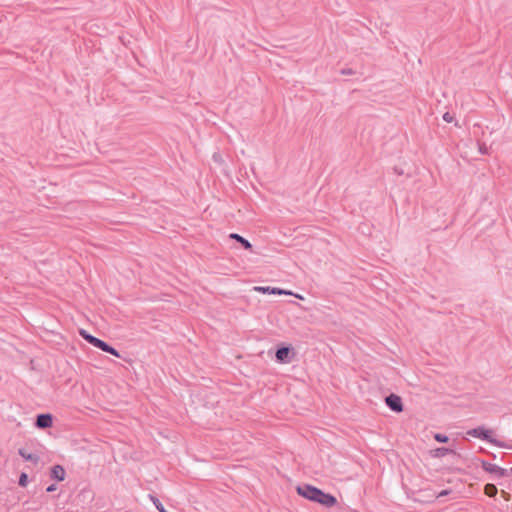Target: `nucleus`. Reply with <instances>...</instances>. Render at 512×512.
<instances>
[{"mask_svg":"<svg viewBox=\"0 0 512 512\" xmlns=\"http://www.w3.org/2000/svg\"><path fill=\"white\" fill-rule=\"evenodd\" d=\"M296 491L298 495L304 497L305 499L319 503L328 508L334 506L337 503V499L334 495L326 493L320 488L310 484L298 485Z\"/></svg>","mask_w":512,"mask_h":512,"instance_id":"1","label":"nucleus"},{"mask_svg":"<svg viewBox=\"0 0 512 512\" xmlns=\"http://www.w3.org/2000/svg\"><path fill=\"white\" fill-rule=\"evenodd\" d=\"M467 435L481 439L483 441H486L490 444H493L494 446L500 447V448H506L507 445L496 438L493 437V431L490 429H487L485 426L481 425L472 429H469L467 432Z\"/></svg>","mask_w":512,"mask_h":512,"instance_id":"2","label":"nucleus"},{"mask_svg":"<svg viewBox=\"0 0 512 512\" xmlns=\"http://www.w3.org/2000/svg\"><path fill=\"white\" fill-rule=\"evenodd\" d=\"M295 356V351L292 346L282 345L277 348L275 353V359L280 364H289L292 362Z\"/></svg>","mask_w":512,"mask_h":512,"instance_id":"3","label":"nucleus"},{"mask_svg":"<svg viewBox=\"0 0 512 512\" xmlns=\"http://www.w3.org/2000/svg\"><path fill=\"white\" fill-rule=\"evenodd\" d=\"M254 290L263 294H273V295H294L295 297L299 299H303V297L299 294H294L293 292L289 290H285L278 287H271V286H256L254 287Z\"/></svg>","mask_w":512,"mask_h":512,"instance_id":"4","label":"nucleus"},{"mask_svg":"<svg viewBox=\"0 0 512 512\" xmlns=\"http://www.w3.org/2000/svg\"><path fill=\"white\" fill-rule=\"evenodd\" d=\"M385 404L391 411L395 413H400L404 410L402 398L394 393H391L385 397Z\"/></svg>","mask_w":512,"mask_h":512,"instance_id":"5","label":"nucleus"},{"mask_svg":"<svg viewBox=\"0 0 512 512\" xmlns=\"http://www.w3.org/2000/svg\"><path fill=\"white\" fill-rule=\"evenodd\" d=\"M480 464L483 470H485L488 473L495 474L497 477H504L508 473L507 469L502 468L496 464L490 463L486 460H481Z\"/></svg>","mask_w":512,"mask_h":512,"instance_id":"6","label":"nucleus"},{"mask_svg":"<svg viewBox=\"0 0 512 512\" xmlns=\"http://www.w3.org/2000/svg\"><path fill=\"white\" fill-rule=\"evenodd\" d=\"M53 425V416L50 413H42L36 416L35 426L39 429H47Z\"/></svg>","mask_w":512,"mask_h":512,"instance_id":"7","label":"nucleus"},{"mask_svg":"<svg viewBox=\"0 0 512 512\" xmlns=\"http://www.w3.org/2000/svg\"><path fill=\"white\" fill-rule=\"evenodd\" d=\"M65 474V469L59 464L52 466L50 470L51 478L57 481H63L65 479Z\"/></svg>","mask_w":512,"mask_h":512,"instance_id":"8","label":"nucleus"},{"mask_svg":"<svg viewBox=\"0 0 512 512\" xmlns=\"http://www.w3.org/2000/svg\"><path fill=\"white\" fill-rule=\"evenodd\" d=\"M95 347L102 350L103 352L109 353L115 357H118V358L121 357L118 350H116L113 346H111L110 344H108L107 342H105L101 339L99 340V343Z\"/></svg>","mask_w":512,"mask_h":512,"instance_id":"9","label":"nucleus"},{"mask_svg":"<svg viewBox=\"0 0 512 512\" xmlns=\"http://www.w3.org/2000/svg\"><path fill=\"white\" fill-rule=\"evenodd\" d=\"M18 454L25 460L37 464L40 460L39 455L28 452L25 448H20Z\"/></svg>","mask_w":512,"mask_h":512,"instance_id":"10","label":"nucleus"},{"mask_svg":"<svg viewBox=\"0 0 512 512\" xmlns=\"http://www.w3.org/2000/svg\"><path fill=\"white\" fill-rule=\"evenodd\" d=\"M448 454L457 455L456 451L447 447H439L431 451V455L434 458H442Z\"/></svg>","mask_w":512,"mask_h":512,"instance_id":"11","label":"nucleus"},{"mask_svg":"<svg viewBox=\"0 0 512 512\" xmlns=\"http://www.w3.org/2000/svg\"><path fill=\"white\" fill-rule=\"evenodd\" d=\"M231 239L237 241L238 243L241 244V246L245 249V250H251L252 249V244L246 239L244 238L243 236H241L240 234H237V233H231L230 236H229Z\"/></svg>","mask_w":512,"mask_h":512,"instance_id":"12","label":"nucleus"},{"mask_svg":"<svg viewBox=\"0 0 512 512\" xmlns=\"http://www.w3.org/2000/svg\"><path fill=\"white\" fill-rule=\"evenodd\" d=\"M79 334L84 340H86L89 344L93 345L94 347L99 343L100 339L91 335L85 329H80Z\"/></svg>","mask_w":512,"mask_h":512,"instance_id":"13","label":"nucleus"},{"mask_svg":"<svg viewBox=\"0 0 512 512\" xmlns=\"http://www.w3.org/2000/svg\"><path fill=\"white\" fill-rule=\"evenodd\" d=\"M484 492L489 497L496 496L498 489L494 484L488 483L484 486Z\"/></svg>","mask_w":512,"mask_h":512,"instance_id":"14","label":"nucleus"},{"mask_svg":"<svg viewBox=\"0 0 512 512\" xmlns=\"http://www.w3.org/2000/svg\"><path fill=\"white\" fill-rule=\"evenodd\" d=\"M18 484L21 487H26L28 484V475L25 472H22L19 476Z\"/></svg>","mask_w":512,"mask_h":512,"instance_id":"15","label":"nucleus"},{"mask_svg":"<svg viewBox=\"0 0 512 512\" xmlns=\"http://www.w3.org/2000/svg\"><path fill=\"white\" fill-rule=\"evenodd\" d=\"M434 439L439 443H446L449 440V437L442 433L434 434Z\"/></svg>","mask_w":512,"mask_h":512,"instance_id":"16","label":"nucleus"},{"mask_svg":"<svg viewBox=\"0 0 512 512\" xmlns=\"http://www.w3.org/2000/svg\"><path fill=\"white\" fill-rule=\"evenodd\" d=\"M442 118L447 123H450L454 120V117L449 112L444 113Z\"/></svg>","mask_w":512,"mask_h":512,"instance_id":"17","label":"nucleus"},{"mask_svg":"<svg viewBox=\"0 0 512 512\" xmlns=\"http://www.w3.org/2000/svg\"><path fill=\"white\" fill-rule=\"evenodd\" d=\"M450 492H451L450 490H442L441 492H439V493H438L437 498H440V497L446 496V495H448Z\"/></svg>","mask_w":512,"mask_h":512,"instance_id":"18","label":"nucleus"},{"mask_svg":"<svg viewBox=\"0 0 512 512\" xmlns=\"http://www.w3.org/2000/svg\"><path fill=\"white\" fill-rule=\"evenodd\" d=\"M56 490V485L55 484H51L49 485L47 488H46V492L50 493V492H53Z\"/></svg>","mask_w":512,"mask_h":512,"instance_id":"19","label":"nucleus"},{"mask_svg":"<svg viewBox=\"0 0 512 512\" xmlns=\"http://www.w3.org/2000/svg\"><path fill=\"white\" fill-rule=\"evenodd\" d=\"M341 74L350 75V74H353V71H352V69H342Z\"/></svg>","mask_w":512,"mask_h":512,"instance_id":"20","label":"nucleus"},{"mask_svg":"<svg viewBox=\"0 0 512 512\" xmlns=\"http://www.w3.org/2000/svg\"><path fill=\"white\" fill-rule=\"evenodd\" d=\"M479 151H480V153H482V154H486V153H487V148H486V147H482V146H480Z\"/></svg>","mask_w":512,"mask_h":512,"instance_id":"21","label":"nucleus"},{"mask_svg":"<svg viewBox=\"0 0 512 512\" xmlns=\"http://www.w3.org/2000/svg\"><path fill=\"white\" fill-rule=\"evenodd\" d=\"M509 471L512 473V467L510 468V470H509Z\"/></svg>","mask_w":512,"mask_h":512,"instance_id":"22","label":"nucleus"}]
</instances>
